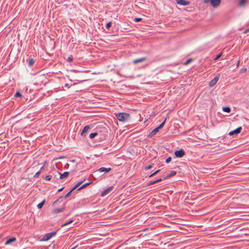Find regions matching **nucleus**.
Instances as JSON below:
<instances>
[{"label":"nucleus","instance_id":"obj_1","mask_svg":"<svg viewBox=\"0 0 249 249\" xmlns=\"http://www.w3.org/2000/svg\"><path fill=\"white\" fill-rule=\"evenodd\" d=\"M117 119L120 121H125L129 116V114L126 113H119L116 115Z\"/></svg>","mask_w":249,"mask_h":249},{"label":"nucleus","instance_id":"obj_2","mask_svg":"<svg viewBox=\"0 0 249 249\" xmlns=\"http://www.w3.org/2000/svg\"><path fill=\"white\" fill-rule=\"evenodd\" d=\"M56 234V231H53L50 233H48L45 234L43 237H42L41 240L46 241L50 240L53 236L55 235Z\"/></svg>","mask_w":249,"mask_h":249},{"label":"nucleus","instance_id":"obj_3","mask_svg":"<svg viewBox=\"0 0 249 249\" xmlns=\"http://www.w3.org/2000/svg\"><path fill=\"white\" fill-rule=\"evenodd\" d=\"M220 77V74L218 73L215 76L210 82L209 85L210 87H212L214 86L217 82Z\"/></svg>","mask_w":249,"mask_h":249},{"label":"nucleus","instance_id":"obj_4","mask_svg":"<svg viewBox=\"0 0 249 249\" xmlns=\"http://www.w3.org/2000/svg\"><path fill=\"white\" fill-rule=\"evenodd\" d=\"M185 151L183 149H180L175 152V155L177 158H182L185 155Z\"/></svg>","mask_w":249,"mask_h":249},{"label":"nucleus","instance_id":"obj_5","mask_svg":"<svg viewBox=\"0 0 249 249\" xmlns=\"http://www.w3.org/2000/svg\"><path fill=\"white\" fill-rule=\"evenodd\" d=\"M113 188L114 187L112 186L107 188V189H106L102 192L101 196L102 197L105 196L109 194L113 189Z\"/></svg>","mask_w":249,"mask_h":249},{"label":"nucleus","instance_id":"obj_6","mask_svg":"<svg viewBox=\"0 0 249 249\" xmlns=\"http://www.w3.org/2000/svg\"><path fill=\"white\" fill-rule=\"evenodd\" d=\"M221 2V0H212L211 4L213 7L216 8L220 5Z\"/></svg>","mask_w":249,"mask_h":249},{"label":"nucleus","instance_id":"obj_7","mask_svg":"<svg viewBox=\"0 0 249 249\" xmlns=\"http://www.w3.org/2000/svg\"><path fill=\"white\" fill-rule=\"evenodd\" d=\"M176 2L180 5H189L190 2L189 1L185 0H175Z\"/></svg>","mask_w":249,"mask_h":249},{"label":"nucleus","instance_id":"obj_8","mask_svg":"<svg viewBox=\"0 0 249 249\" xmlns=\"http://www.w3.org/2000/svg\"><path fill=\"white\" fill-rule=\"evenodd\" d=\"M242 129V128L241 126L237 128L236 129H235V130L231 131L229 133V134L230 136L233 135L234 134H238L241 132Z\"/></svg>","mask_w":249,"mask_h":249},{"label":"nucleus","instance_id":"obj_9","mask_svg":"<svg viewBox=\"0 0 249 249\" xmlns=\"http://www.w3.org/2000/svg\"><path fill=\"white\" fill-rule=\"evenodd\" d=\"M146 60H147V57H142L140 58L136 59L133 61V62L134 64H137L138 63L143 62Z\"/></svg>","mask_w":249,"mask_h":249},{"label":"nucleus","instance_id":"obj_10","mask_svg":"<svg viewBox=\"0 0 249 249\" xmlns=\"http://www.w3.org/2000/svg\"><path fill=\"white\" fill-rule=\"evenodd\" d=\"M65 207H63L62 208L55 209L52 211V213L53 214H56L61 213L65 210Z\"/></svg>","mask_w":249,"mask_h":249},{"label":"nucleus","instance_id":"obj_11","mask_svg":"<svg viewBox=\"0 0 249 249\" xmlns=\"http://www.w3.org/2000/svg\"><path fill=\"white\" fill-rule=\"evenodd\" d=\"M27 62L28 63V66L29 67H32L34 65L35 60L33 58L29 57L28 59H27Z\"/></svg>","mask_w":249,"mask_h":249},{"label":"nucleus","instance_id":"obj_12","mask_svg":"<svg viewBox=\"0 0 249 249\" xmlns=\"http://www.w3.org/2000/svg\"><path fill=\"white\" fill-rule=\"evenodd\" d=\"M90 128V127L89 125H86L84 128L83 129L81 133V136H83L84 134L86 133H87L88 130Z\"/></svg>","mask_w":249,"mask_h":249},{"label":"nucleus","instance_id":"obj_13","mask_svg":"<svg viewBox=\"0 0 249 249\" xmlns=\"http://www.w3.org/2000/svg\"><path fill=\"white\" fill-rule=\"evenodd\" d=\"M58 173L60 175V179H63L67 178L70 174L69 172H65L63 174H61L60 172H58Z\"/></svg>","mask_w":249,"mask_h":249},{"label":"nucleus","instance_id":"obj_14","mask_svg":"<svg viewBox=\"0 0 249 249\" xmlns=\"http://www.w3.org/2000/svg\"><path fill=\"white\" fill-rule=\"evenodd\" d=\"M111 170V168H105V167H101L99 168L97 171H99L100 172H108Z\"/></svg>","mask_w":249,"mask_h":249},{"label":"nucleus","instance_id":"obj_15","mask_svg":"<svg viewBox=\"0 0 249 249\" xmlns=\"http://www.w3.org/2000/svg\"><path fill=\"white\" fill-rule=\"evenodd\" d=\"M159 131V129L157 127L154 129L152 132L149 134L148 137L150 138L152 137L153 136L156 135V134Z\"/></svg>","mask_w":249,"mask_h":249},{"label":"nucleus","instance_id":"obj_16","mask_svg":"<svg viewBox=\"0 0 249 249\" xmlns=\"http://www.w3.org/2000/svg\"><path fill=\"white\" fill-rule=\"evenodd\" d=\"M16 240V237H11V238L8 239L6 241V242L5 243V245H9V244H11V243L15 242Z\"/></svg>","mask_w":249,"mask_h":249},{"label":"nucleus","instance_id":"obj_17","mask_svg":"<svg viewBox=\"0 0 249 249\" xmlns=\"http://www.w3.org/2000/svg\"><path fill=\"white\" fill-rule=\"evenodd\" d=\"M177 174V172L175 171H172L170 173V174L167 175L166 176H165L164 178H163V179H167V178H169L171 177H173L175 175H176Z\"/></svg>","mask_w":249,"mask_h":249},{"label":"nucleus","instance_id":"obj_18","mask_svg":"<svg viewBox=\"0 0 249 249\" xmlns=\"http://www.w3.org/2000/svg\"><path fill=\"white\" fill-rule=\"evenodd\" d=\"M162 178H159V179H158L154 181H151L148 182V185H151L154 184L155 183H158V182L162 181Z\"/></svg>","mask_w":249,"mask_h":249},{"label":"nucleus","instance_id":"obj_19","mask_svg":"<svg viewBox=\"0 0 249 249\" xmlns=\"http://www.w3.org/2000/svg\"><path fill=\"white\" fill-rule=\"evenodd\" d=\"M91 183H92V182H87V183H86L84 184L83 185H82L81 187H80L77 189V191H79V190H81L85 188V187H86L87 186H88L89 184H90Z\"/></svg>","mask_w":249,"mask_h":249},{"label":"nucleus","instance_id":"obj_20","mask_svg":"<svg viewBox=\"0 0 249 249\" xmlns=\"http://www.w3.org/2000/svg\"><path fill=\"white\" fill-rule=\"evenodd\" d=\"M45 203V199H44L41 202H40L37 205V208L38 209H41L43 207Z\"/></svg>","mask_w":249,"mask_h":249},{"label":"nucleus","instance_id":"obj_21","mask_svg":"<svg viewBox=\"0 0 249 249\" xmlns=\"http://www.w3.org/2000/svg\"><path fill=\"white\" fill-rule=\"evenodd\" d=\"M222 109L224 112L227 113H230L231 111V108L228 107H223Z\"/></svg>","mask_w":249,"mask_h":249},{"label":"nucleus","instance_id":"obj_22","mask_svg":"<svg viewBox=\"0 0 249 249\" xmlns=\"http://www.w3.org/2000/svg\"><path fill=\"white\" fill-rule=\"evenodd\" d=\"M82 183V181H79V182L76 183V185H74V186L72 188V189L74 191L76 188H77Z\"/></svg>","mask_w":249,"mask_h":249},{"label":"nucleus","instance_id":"obj_23","mask_svg":"<svg viewBox=\"0 0 249 249\" xmlns=\"http://www.w3.org/2000/svg\"><path fill=\"white\" fill-rule=\"evenodd\" d=\"M82 183V181H79V182L76 183V185H74V186L72 188V189L74 191L76 188H77Z\"/></svg>","mask_w":249,"mask_h":249},{"label":"nucleus","instance_id":"obj_24","mask_svg":"<svg viewBox=\"0 0 249 249\" xmlns=\"http://www.w3.org/2000/svg\"><path fill=\"white\" fill-rule=\"evenodd\" d=\"M97 135H98V133L97 132L91 133L89 135V138H90V139H93L95 136H96Z\"/></svg>","mask_w":249,"mask_h":249},{"label":"nucleus","instance_id":"obj_25","mask_svg":"<svg viewBox=\"0 0 249 249\" xmlns=\"http://www.w3.org/2000/svg\"><path fill=\"white\" fill-rule=\"evenodd\" d=\"M73 191V190L71 189L64 196H63V198L66 199L71 195V194Z\"/></svg>","mask_w":249,"mask_h":249},{"label":"nucleus","instance_id":"obj_26","mask_svg":"<svg viewBox=\"0 0 249 249\" xmlns=\"http://www.w3.org/2000/svg\"><path fill=\"white\" fill-rule=\"evenodd\" d=\"M166 120V119H165L164 120V121H163V122H162V123H161V124H160L158 127H157V128H158L159 130H160V129H161V128L163 127V126H164V124H165V123Z\"/></svg>","mask_w":249,"mask_h":249},{"label":"nucleus","instance_id":"obj_27","mask_svg":"<svg viewBox=\"0 0 249 249\" xmlns=\"http://www.w3.org/2000/svg\"><path fill=\"white\" fill-rule=\"evenodd\" d=\"M73 221V219H71V220L65 223L64 224H62L61 227H64L65 226H67L71 223Z\"/></svg>","mask_w":249,"mask_h":249},{"label":"nucleus","instance_id":"obj_28","mask_svg":"<svg viewBox=\"0 0 249 249\" xmlns=\"http://www.w3.org/2000/svg\"><path fill=\"white\" fill-rule=\"evenodd\" d=\"M247 0H239V5L242 6L245 4Z\"/></svg>","mask_w":249,"mask_h":249},{"label":"nucleus","instance_id":"obj_29","mask_svg":"<svg viewBox=\"0 0 249 249\" xmlns=\"http://www.w3.org/2000/svg\"><path fill=\"white\" fill-rule=\"evenodd\" d=\"M63 198V196H60V197H59V198H58V199H57V200H56L55 201H54V202H53V203L52 204V206H54L56 204V203H57V202H58V201H59V200H60V199H62V198Z\"/></svg>","mask_w":249,"mask_h":249},{"label":"nucleus","instance_id":"obj_30","mask_svg":"<svg viewBox=\"0 0 249 249\" xmlns=\"http://www.w3.org/2000/svg\"><path fill=\"white\" fill-rule=\"evenodd\" d=\"M43 166H42L41 167V169L39 171L37 172L36 173V174L34 176V178H37L39 176V175H40V174L41 173V170L42 169H43Z\"/></svg>","mask_w":249,"mask_h":249},{"label":"nucleus","instance_id":"obj_31","mask_svg":"<svg viewBox=\"0 0 249 249\" xmlns=\"http://www.w3.org/2000/svg\"><path fill=\"white\" fill-rule=\"evenodd\" d=\"M160 171V170H157L156 171H155L153 173H152L151 175H150L148 177L149 178H151V177L155 176V175L157 174Z\"/></svg>","mask_w":249,"mask_h":249},{"label":"nucleus","instance_id":"obj_32","mask_svg":"<svg viewBox=\"0 0 249 249\" xmlns=\"http://www.w3.org/2000/svg\"><path fill=\"white\" fill-rule=\"evenodd\" d=\"M52 176L51 175H47L46 176L44 179L46 180H50L52 179Z\"/></svg>","mask_w":249,"mask_h":249},{"label":"nucleus","instance_id":"obj_33","mask_svg":"<svg viewBox=\"0 0 249 249\" xmlns=\"http://www.w3.org/2000/svg\"><path fill=\"white\" fill-rule=\"evenodd\" d=\"M142 20V18H136L134 19V21L136 22H138L141 21Z\"/></svg>","mask_w":249,"mask_h":249},{"label":"nucleus","instance_id":"obj_34","mask_svg":"<svg viewBox=\"0 0 249 249\" xmlns=\"http://www.w3.org/2000/svg\"><path fill=\"white\" fill-rule=\"evenodd\" d=\"M192 61H193V59L192 58H189L188 60H187L185 62H184V65H188Z\"/></svg>","mask_w":249,"mask_h":249},{"label":"nucleus","instance_id":"obj_35","mask_svg":"<svg viewBox=\"0 0 249 249\" xmlns=\"http://www.w3.org/2000/svg\"><path fill=\"white\" fill-rule=\"evenodd\" d=\"M22 96L21 94L19 92H17L15 95L16 97H21Z\"/></svg>","mask_w":249,"mask_h":249},{"label":"nucleus","instance_id":"obj_36","mask_svg":"<svg viewBox=\"0 0 249 249\" xmlns=\"http://www.w3.org/2000/svg\"><path fill=\"white\" fill-rule=\"evenodd\" d=\"M111 22H108L107 24H106V27L107 29H108L111 26Z\"/></svg>","mask_w":249,"mask_h":249},{"label":"nucleus","instance_id":"obj_37","mask_svg":"<svg viewBox=\"0 0 249 249\" xmlns=\"http://www.w3.org/2000/svg\"><path fill=\"white\" fill-rule=\"evenodd\" d=\"M73 60V57L72 56H70L68 57V58L67 59V61L68 62H72Z\"/></svg>","mask_w":249,"mask_h":249},{"label":"nucleus","instance_id":"obj_38","mask_svg":"<svg viewBox=\"0 0 249 249\" xmlns=\"http://www.w3.org/2000/svg\"><path fill=\"white\" fill-rule=\"evenodd\" d=\"M223 55L222 53H219L216 57L214 58V60H217L218 58H219L222 55Z\"/></svg>","mask_w":249,"mask_h":249},{"label":"nucleus","instance_id":"obj_39","mask_svg":"<svg viewBox=\"0 0 249 249\" xmlns=\"http://www.w3.org/2000/svg\"><path fill=\"white\" fill-rule=\"evenodd\" d=\"M172 160V158L171 157H169L167 159H166V160H165V162L168 163H169Z\"/></svg>","mask_w":249,"mask_h":249},{"label":"nucleus","instance_id":"obj_40","mask_svg":"<svg viewBox=\"0 0 249 249\" xmlns=\"http://www.w3.org/2000/svg\"><path fill=\"white\" fill-rule=\"evenodd\" d=\"M152 167H153V165L150 164V165H149L148 166L145 167V170H149V169H151Z\"/></svg>","mask_w":249,"mask_h":249},{"label":"nucleus","instance_id":"obj_41","mask_svg":"<svg viewBox=\"0 0 249 249\" xmlns=\"http://www.w3.org/2000/svg\"><path fill=\"white\" fill-rule=\"evenodd\" d=\"M249 32V28L248 29H246L244 33L245 34V33H248Z\"/></svg>","mask_w":249,"mask_h":249},{"label":"nucleus","instance_id":"obj_42","mask_svg":"<svg viewBox=\"0 0 249 249\" xmlns=\"http://www.w3.org/2000/svg\"><path fill=\"white\" fill-rule=\"evenodd\" d=\"M64 187H62V188H61L59 189L58 190V191H57V192H61V191L64 189Z\"/></svg>","mask_w":249,"mask_h":249},{"label":"nucleus","instance_id":"obj_43","mask_svg":"<svg viewBox=\"0 0 249 249\" xmlns=\"http://www.w3.org/2000/svg\"><path fill=\"white\" fill-rule=\"evenodd\" d=\"M239 64H240V61L238 60L237 62V67H238L239 66Z\"/></svg>","mask_w":249,"mask_h":249},{"label":"nucleus","instance_id":"obj_44","mask_svg":"<svg viewBox=\"0 0 249 249\" xmlns=\"http://www.w3.org/2000/svg\"><path fill=\"white\" fill-rule=\"evenodd\" d=\"M242 71L243 72H245V71H246L247 69H246V68H245V69H242Z\"/></svg>","mask_w":249,"mask_h":249},{"label":"nucleus","instance_id":"obj_45","mask_svg":"<svg viewBox=\"0 0 249 249\" xmlns=\"http://www.w3.org/2000/svg\"><path fill=\"white\" fill-rule=\"evenodd\" d=\"M77 247H78V245H76V246H74V247H73L72 248H71V249H76Z\"/></svg>","mask_w":249,"mask_h":249}]
</instances>
